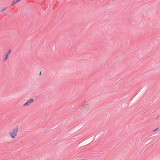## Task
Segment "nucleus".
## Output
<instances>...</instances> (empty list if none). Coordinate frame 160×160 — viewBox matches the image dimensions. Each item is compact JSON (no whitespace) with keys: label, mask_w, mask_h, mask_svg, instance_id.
Segmentation results:
<instances>
[{"label":"nucleus","mask_w":160,"mask_h":160,"mask_svg":"<svg viewBox=\"0 0 160 160\" xmlns=\"http://www.w3.org/2000/svg\"><path fill=\"white\" fill-rule=\"evenodd\" d=\"M33 102V99H31L27 101L26 103L23 104V105L24 106H28Z\"/></svg>","instance_id":"3"},{"label":"nucleus","mask_w":160,"mask_h":160,"mask_svg":"<svg viewBox=\"0 0 160 160\" xmlns=\"http://www.w3.org/2000/svg\"><path fill=\"white\" fill-rule=\"evenodd\" d=\"M7 8L6 7H4V8H3L1 11V12H3V11H4L6 9H7Z\"/></svg>","instance_id":"4"},{"label":"nucleus","mask_w":160,"mask_h":160,"mask_svg":"<svg viewBox=\"0 0 160 160\" xmlns=\"http://www.w3.org/2000/svg\"><path fill=\"white\" fill-rule=\"evenodd\" d=\"M41 72H40V74H39V75H41Z\"/></svg>","instance_id":"5"},{"label":"nucleus","mask_w":160,"mask_h":160,"mask_svg":"<svg viewBox=\"0 0 160 160\" xmlns=\"http://www.w3.org/2000/svg\"><path fill=\"white\" fill-rule=\"evenodd\" d=\"M81 160L80 159H78V160Z\"/></svg>","instance_id":"6"},{"label":"nucleus","mask_w":160,"mask_h":160,"mask_svg":"<svg viewBox=\"0 0 160 160\" xmlns=\"http://www.w3.org/2000/svg\"><path fill=\"white\" fill-rule=\"evenodd\" d=\"M18 132V126L14 127L9 133V136L11 138L15 139L17 135Z\"/></svg>","instance_id":"1"},{"label":"nucleus","mask_w":160,"mask_h":160,"mask_svg":"<svg viewBox=\"0 0 160 160\" xmlns=\"http://www.w3.org/2000/svg\"><path fill=\"white\" fill-rule=\"evenodd\" d=\"M11 52V50H9L7 53L5 55L3 58V61L4 62L6 61L8 59L9 55L10 54Z\"/></svg>","instance_id":"2"}]
</instances>
